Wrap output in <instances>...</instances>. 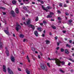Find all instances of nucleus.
<instances>
[{
  "mask_svg": "<svg viewBox=\"0 0 74 74\" xmlns=\"http://www.w3.org/2000/svg\"><path fill=\"white\" fill-rule=\"evenodd\" d=\"M55 60V63H56V65H58L59 66H60V63L62 64V65H64V61H60L59 59H58L57 58L55 59H54Z\"/></svg>",
  "mask_w": 74,
  "mask_h": 74,
  "instance_id": "obj_1",
  "label": "nucleus"
},
{
  "mask_svg": "<svg viewBox=\"0 0 74 74\" xmlns=\"http://www.w3.org/2000/svg\"><path fill=\"white\" fill-rule=\"evenodd\" d=\"M40 67L41 69L45 71H47L48 70V68H47V67L45 65V64H43L40 65Z\"/></svg>",
  "mask_w": 74,
  "mask_h": 74,
  "instance_id": "obj_2",
  "label": "nucleus"
},
{
  "mask_svg": "<svg viewBox=\"0 0 74 74\" xmlns=\"http://www.w3.org/2000/svg\"><path fill=\"white\" fill-rule=\"evenodd\" d=\"M16 30L17 32H18L19 30L21 29L22 27L20 26V25L18 23H16Z\"/></svg>",
  "mask_w": 74,
  "mask_h": 74,
  "instance_id": "obj_3",
  "label": "nucleus"
},
{
  "mask_svg": "<svg viewBox=\"0 0 74 74\" xmlns=\"http://www.w3.org/2000/svg\"><path fill=\"white\" fill-rule=\"evenodd\" d=\"M42 9H43L44 11H45L46 12H48V10H51L52 8L51 6H48L47 7L46 9L44 8V5H42Z\"/></svg>",
  "mask_w": 74,
  "mask_h": 74,
  "instance_id": "obj_4",
  "label": "nucleus"
},
{
  "mask_svg": "<svg viewBox=\"0 0 74 74\" xmlns=\"http://www.w3.org/2000/svg\"><path fill=\"white\" fill-rule=\"evenodd\" d=\"M6 30H4V32L6 34H7L8 36H10V33H9V32L8 31V27H7L6 28Z\"/></svg>",
  "mask_w": 74,
  "mask_h": 74,
  "instance_id": "obj_5",
  "label": "nucleus"
},
{
  "mask_svg": "<svg viewBox=\"0 0 74 74\" xmlns=\"http://www.w3.org/2000/svg\"><path fill=\"white\" fill-rule=\"evenodd\" d=\"M8 71L9 74H14V73L12 70H11L9 67L8 68Z\"/></svg>",
  "mask_w": 74,
  "mask_h": 74,
  "instance_id": "obj_6",
  "label": "nucleus"
},
{
  "mask_svg": "<svg viewBox=\"0 0 74 74\" xmlns=\"http://www.w3.org/2000/svg\"><path fill=\"white\" fill-rule=\"evenodd\" d=\"M10 14L13 17H14L15 16V13L14 11H13V10L11 11Z\"/></svg>",
  "mask_w": 74,
  "mask_h": 74,
  "instance_id": "obj_7",
  "label": "nucleus"
},
{
  "mask_svg": "<svg viewBox=\"0 0 74 74\" xmlns=\"http://www.w3.org/2000/svg\"><path fill=\"white\" fill-rule=\"evenodd\" d=\"M10 59L12 62H14V61L15 60V58H14V56H11L10 57Z\"/></svg>",
  "mask_w": 74,
  "mask_h": 74,
  "instance_id": "obj_8",
  "label": "nucleus"
},
{
  "mask_svg": "<svg viewBox=\"0 0 74 74\" xmlns=\"http://www.w3.org/2000/svg\"><path fill=\"white\" fill-rule=\"evenodd\" d=\"M28 26L29 27H30L31 26V28H32V30H34V29H35V26H34L33 25H32L31 24H29V25Z\"/></svg>",
  "mask_w": 74,
  "mask_h": 74,
  "instance_id": "obj_9",
  "label": "nucleus"
},
{
  "mask_svg": "<svg viewBox=\"0 0 74 74\" xmlns=\"http://www.w3.org/2000/svg\"><path fill=\"white\" fill-rule=\"evenodd\" d=\"M31 21V20L30 19H29L28 21H26V23L27 25H30V21Z\"/></svg>",
  "mask_w": 74,
  "mask_h": 74,
  "instance_id": "obj_10",
  "label": "nucleus"
},
{
  "mask_svg": "<svg viewBox=\"0 0 74 74\" xmlns=\"http://www.w3.org/2000/svg\"><path fill=\"white\" fill-rule=\"evenodd\" d=\"M5 68H6V66L5 65H3V71L5 73H6V71Z\"/></svg>",
  "mask_w": 74,
  "mask_h": 74,
  "instance_id": "obj_11",
  "label": "nucleus"
},
{
  "mask_svg": "<svg viewBox=\"0 0 74 74\" xmlns=\"http://www.w3.org/2000/svg\"><path fill=\"white\" fill-rule=\"evenodd\" d=\"M34 34L36 37H38V32H37V31H35L34 32Z\"/></svg>",
  "mask_w": 74,
  "mask_h": 74,
  "instance_id": "obj_12",
  "label": "nucleus"
},
{
  "mask_svg": "<svg viewBox=\"0 0 74 74\" xmlns=\"http://www.w3.org/2000/svg\"><path fill=\"white\" fill-rule=\"evenodd\" d=\"M65 52L66 54H69V51L67 49H65Z\"/></svg>",
  "mask_w": 74,
  "mask_h": 74,
  "instance_id": "obj_13",
  "label": "nucleus"
},
{
  "mask_svg": "<svg viewBox=\"0 0 74 74\" xmlns=\"http://www.w3.org/2000/svg\"><path fill=\"white\" fill-rule=\"evenodd\" d=\"M6 53L7 56H9V51L8 50H6Z\"/></svg>",
  "mask_w": 74,
  "mask_h": 74,
  "instance_id": "obj_14",
  "label": "nucleus"
},
{
  "mask_svg": "<svg viewBox=\"0 0 74 74\" xmlns=\"http://www.w3.org/2000/svg\"><path fill=\"white\" fill-rule=\"evenodd\" d=\"M26 71L27 74H30V72L28 70V69H26Z\"/></svg>",
  "mask_w": 74,
  "mask_h": 74,
  "instance_id": "obj_15",
  "label": "nucleus"
},
{
  "mask_svg": "<svg viewBox=\"0 0 74 74\" xmlns=\"http://www.w3.org/2000/svg\"><path fill=\"white\" fill-rule=\"evenodd\" d=\"M66 47H69V48H70L71 47V45H69V44H67L66 45Z\"/></svg>",
  "mask_w": 74,
  "mask_h": 74,
  "instance_id": "obj_16",
  "label": "nucleus"
},
{
  "mask_svg": "<svg viewBox=\"0 0 74 74\" xmlns=\"http://www.w3.org/2000/svg\"><path fill=\"white\" fill-rule=\"evenodd\" d=\"M12 3L13 4H15L16 3V1H15V0H13L12 1Z\"/></svg>",
  "mask_w": 74,
  "mask_h": 74,
  "instance_id": "obj_17",
  "label": "nucleus"
},
{
  "mask_svg": "<svg viewBox=\"0 0 74 74\" xmlns=\"http://www.w3.org/2000/svg\"><path fill=\"white\" fill-rule=\"evenodd\" d=\"M0 47L1 48H3V43L0 41Z\"/></svg>",
  "mask_w": 74,
  "mask_h": 74,
  "instance_id": "obj_18",
  "label": "nucleus"
},
{
  "mask_svg": "<svg viewBox=\"0 0 74 74\" xmlns=\"http://www.w3.org/2000/svg\"><path fill=\"white\" fill-rule=\"evenodd\" d=\"M37 30H38V31H39V32H42V30H41V27H38L37 28Z\"/></svg>",
  "mask_w": 74,
  "mask_h": 74,
  "instance_id": "obj_19",
  "label": "nucleus"
},
{
  "mask_svg": "<svg viewBox=\"0 0 74 74\" xmlns=\"http://www.w3.org/2000/svg\"><path fill=\"white\" fill-rule=\"evenodd\" d=\"M27 60H28V62L30 63V61L29 60V56H28V55L27 56Z\"/></svg>",
  "mask_w": 74,
  "mask_h": 74,
  "instance_id": "obj_20",
  "label": "nucleus"
},
{
  "mask_svg": "<svg viewBox=\"0 0 74 74\" xmlns=\"http://www.w3.org/2000/svg\"><path fill=\"white\" fill-rule=\"evenodd\" d=\"M52 15H51V14H49L48 15L47 17V18H52Z\"/></svg>",
  "mask_w": 74,
  "mask_h": 74,
  "instance_id": "obj_21",
  "label": "nucleus"
},
{
  "mask_svg": "<svg viewBox=\"0 0 74 74\" xmlns=\"http://www.w3.org/2000/svg\"><path fill=\"white\" fill-rule=\"evenodd\" d=\"M19 37L20 38H23V37H24V35H23L22 34H20Z\"/></svg>",
  "mask_w": 74,
  "mask_h": 74,
  "instance_id": "obj_22",
  "label": "nucleus"
},
{
  "mask_svg": "<svg viewBox=\"0 0 74 74\" xmlns=\"http://www.w3.org/2000/svg\"><path fill=\"white\" fill-rule=\"evenodd\" d=\"M45 42H46V44H48L50 42L48 40H46Z\"/></svg>",
  "mask_w": 74,
  "mask_h": 74,
  "instance_id": "obj_23",
  "label": "nucleus"
},
{
  "mask_svg": "<svg viewBox=\"0 0 74 74\" xmlns=\"http://www.w3.org/2000/svg\"><path fill=\"white\" fill-rule=\"evenodd\" d=\"M0 9H1L2 10H5V8L3 7H1L0 6Z\"/></svg>",
  "mask_w": 74,
  "mask_h": 74,
  "instance_id": "obj_24",
  "label": "nucleus"
},
{
  "mask_svg": "<svg viewBox=\"0 0 74 74\" xmlns=\"http://www.w3.org/2000/svg\"><path fill=\"white\" fill-rule=\"evenodd\" d=\"M69 60L71 61V62H73L74 63V60H73L71 58H69Z\"/></svg>",
  "mask_w": 74,
  "mask_h": 74,
  "instance_id": "obj_25",
  "label": "nucleus"
},
{
  "mask_svg": "<svg viewBox=\"0 0 74 74\" xmlns=\"http://www.w3.org/2000/svg\"><path fill=\"white\" fill-rule=\"evenodd\" d=\"M35 21H38V16L36 17V19H35Z\"/></svg>",
  "mask_w": 74,
  "mask_h": 74,
  "instance_id": "obj_26",
  "label": "nucleus"
},
{
  "mask_svg": "<svg viewBox=\"0 0 74 74\" xmlns=\"http://www.w3.org/2000/svg\"><path fill=\"white\" fill-rule=\"evenodd\" d=\"M62 5H63V4H62V3H60V5H59L60 7H62Z\"/></svg>",
  "mask_w": 74,
  "mask_h": 74,
  "instance_id": "obj_27",
  "label": "nucleus"
},
{
  "mask_svg": "<svg viewBox=\"0 0 74 74\" xmlns=\"http://www.w3.org/2000/svg\"><path fill=\"white\" fill-rule=\"evenodd\" d=\"M64 49H63V48L61 49V52H64Z\"/></svg>",
  "mask_w": 74,
  "mask_h": 74,
  "instance_id": "obj_28",
  "label": "nucleus"
},
{
  "mask_svg": "<svg viewBox=\"0 0 74 74\" xmlns=\"http://www.w3.org/2000/svg\"><path fill=\"white\" fill-rule=\"evenodd\" d=\"M47 65L49 67H51V66H50V64H49V63H47Z\"/></svg>",
  "mask_w": 74,
  "mask_h": 74,
  "instance_id": "obj_29",
  "label": "nucleus"
},
{
  "mask_svg": "<svg viewBox=\"0 0 74 74\" xmlns=\"http://www.w3.org/2000/svg\"><path fill=\"white\" fill-rule=\"evenodd\" d=\"M57 12L59 14H61V12H60L59 10H57Z\"/></svg>",
  "mask_w": 74,
  "mask_h": 74,
  "instance_id": "obj_30",
  "label": "nucleus"
},
{
  "mask_svg": "<svg viewBox=\"0 0 74 74\" xmlns=\"http://www.w3.org/2000/svg\"><path fill=\"white\" fill-rule=\"evenodd\" d=\"M43 23L44 24H47V22L45 21H43Z\"/></svg>",
  "mask_w": 74,
  "mask_h": 74,
  "instance_id": "obj_31",
  "label": "nucleus"
},
{
  "mask_svg": "<svg viewBox=\"0 0 74 74\" xmlns=\"http://www.w3.org/2000/svg\"><path fill=\"white\" fill-rule=\"evenodd\" d=\"M52 27L53 29H56V27H55V26H52Z\"/></svg>",
  "mask_w": 74,
  "mask_h": 74,
  "instance_id": "obj_32",
  "label": "nucleus"
},
{
  "mask_svg": "<svg viewBox=\"0 0 74 74\" xmlns=\"http://www.w3.org/2000/svg\"><path fill=\"white\" fill-rule=\"evenodd\" d=\"M23 9H24V10H27V8L25 7H23Z\"/></svg>",
  "mask_w": 74,
  "mask_h": 74,
  "instance_id": "obj_33",
  "label": "nucleus"
},
{
  "mask_svg": "<svg viewBox=\"0 0 74 74\" xmlns=\"http://www.w3.org/2000/svg\"><path fill=\"white\" fill-rule=\"evenodd\" d=\"M50 15H54V13H53V12H50Z\"/></svg>",
  "mask_w": 74,
  "mask_h": 74,
  "instance_id": "obj_34",
  "label": "nucleus"
},
{
  "mask_svg": "<svg viewBox=\"0 0 74 74\" xmlns=\"http://www.w3.org/2000/svg\"><path fill=\"white\" fill-rule=\"evenodd\" d=\"M69 22H70V23H71V22H73V20L71 19L69 21Z\"/></svg>",
  "mask_w": 74,
  "mask_h": 74,
  "instance_id": "obj_35",
  "label": "nucleus"
},
{
  "mask_svg": "<svg viewBox=\"0 0 74 74\" xmlns=\"http://www.w3.org/2000/svg\"><path fill=\"white\" fill-rule=\"evenodd\" d=\"M32 51H35V49H34V48L32 47Z\"/></svg>",
  "mask_w": 74,
  "mask_h": 74,
  "instance_id": "obj_36",
  "label": "nucleus"
},
{
  "mask_svg": "<svg viewBox=\"0 0 74 74\" xmlns=\"http://www.w3.org/2000/svg\"><path fill=\"white\" fill-rule=\"evenodd\" d=\"M65 14L66 15L68 16V15H69V14L67 12L65 13Z\"/></svg>",
  "mask_w": 74,
  "mask_h": 74,
  "instance_id": "obj_37",
  "label": "nucleus"
},
{
  "mask_svg": "<svg viewBox=\"0 0 74 74\" xmlns=\"http://www.w3.org/2000/svg\"><path fill=\"white\" fill-rule=\"evenodd\" d=\"M58 19L59 21H61V18H60V17H58Z\"/></svg>",
  "mask_w": 74,
  "mask_h": 74,
  "instance_id": "obj_38",
  "label": "nucleus"
},
{
  "mask_svg": "<svg viewBox=\"0 0 74 74\" xmlns=\"http://www.w3.org/2000/svg\"><path fill=\"white\" fill-rule=\"evenodd\" d=\"M2 13L3 14V15H6V12H3Z\"/></svg>",
  "mask_w": 74,
  "mask_h": 74,
  "instance_id": "obj_39",
  "label": "nucleus"
},
{
  "mask_svg": "<svg viewBox=\"0 0 74 74\" xmlns=\"http://www.w3.org/2000/svg\"><path fill=\"white\" fill-rule=\"evenodd\" d=\"M62 32L63 33H66V31H64V30H63L62 31Z\"/></svg>",
  "mask_w": 74,
  "mask_h": 74,
  "instance_id": "obj_40",
  "label": "nucleus"
},
{
  "mask_svg": "<svg viewBox=\"0 0 74 74\" xmlns=\"http://www.w3.org/2000/svg\"><path fill=\"white\" fill-rule=\"evenodd\" d=\"M18 71H22L21 69L20 68H18Z\"/></svg>",
  "mask_w": 74,
  "mask_h": 74,
  "instance_id": "obj_41",
  "label": "nucleus"
},
{
  "mask_svg": "<svg viewBox=\"0 0 74 74\" xmlns=\"http://www.w3.org/2000/svg\"><path fill=\"white\" fill-rule=\"evenodd\" d=\"M69 42H70V43H71V42H72V40H69Z\"/></svg>",
  "mask_w": 74,
  "mask_h": 74,
  "instance_id": "obj_42",
  "label": "nucleus"
},
{
  "mask_svg": "<svg viewBox=\"0 0 74 74\" xmlns=\"http://www.w3.org/2000/svg\"><path fill=\"white\" fill-rule=\"evenodd\" d=\"M40 3L41 4H44V1H40Z\"/></svg>",
  "mask_w": 74,
  "mask_h": 74,
  "instance_id": "obj_43",
  "label": "nucleus"
},
{
  "mask_svg": "<svg viewBox=\"0 0 74 74\" xmlns=\"http://www.w3.org/2000/svg\"><path fill=\"white\" fill-rule=\"evenodd\" d=\"M16 12L17 14H18L19 13V11H16Z\"/></svg>",
  "mask_w": 74,
  "mask_h": 74,
  "instance_id": "obj_44",
  "label": "nucleus"
},
{
  "mask_svg": "<svg viewBox=\"0 0 74 74\" xmlns=\"http://www.w3.org/2000/svg\"><path fill=\"white\" fill-rule=\"evenodd\" d=\"M15 11H19L18 10V9L17 8H16V9H15Z\"/></svg>",
  "mask_w": 74,
  "mask_h": 74,
  "instance_id": "obj_45",
  "label": "nucleus"
},
{
  "mask_svg": "<svg viewBox=\"0 0 74 74\" xmlns=\"http://www.w3.org/2000/svg\"><path fill=\"white\" fill-rule=\"evenodd\" d=\"M71 64V63L70 62H69L68 64V66H70V64Z\"/></svg>",
  "mask_w": 74,
  "mask_h": 74,
  "instance_id": "obj_46",
  "label": "nucleus"
},
{
  "mask_svg": "<svg viewBox=\"0 0 74 74\" xmlns=\"http://www.w3.org/2000/svg\"><path fill=\"white\" fill-rule=\"evenodd\" d=\"M66 3H69V1L68 0H66Z\"/></svg>",
  "mask_w": 74,
  "mask_h": 74,
  "instance_id": "obj_47",
  "label": "nucleus"
},
{
  "mask_svg": "<svg viewBox=\"0 0 74 74\" xmlns=\"http://www.w3.org/2000/svg\"><path fill=\"white\" fill-rule=\"evenodd\" d=\"M57 44L58 46H59V44H60V43L58 42Z\"/></svg>",
  "mask_w": 74,
  "mask_h": 74,
  "instance_id": "obj_48",
  "label": "nucleus"
},
{
  "mask_svg": "<svg viewBox=\"0 0 74 74\" xmlns=\"http://www.w3.org/2000/svg\"><path fill=\"white\" fill-rule=\"evenodd\" d=\"M26 39H24L23 40V41L25 42V41H26Z\"/></svg>",
  "mask_w": 74,
  "mask_h": 74,
  "instance_id": "obj_49",
  "label": "nucleus"
},
{
  "mask_svg": "<svg viewBox=\"0 0 74 74\" xmlns=\"http://www.w3.org/2000/svg\"><path fill=\"white\" fill-rule=\"evenodd\" d=\"M71 72H72V73H73V72L74 71V70H73V69H71Z\"/></svg>",
  "mask_w": 74,
  "mask_h": 74,
  "instance_id": "obj_50",
  "label": "nucleus"
},
{
  "mask_svg": "<svg viewBox=\"0 0 74 74\" xmlns=\"http://www.w3.org/2000/svg\"><path fill=\"white\" fill-rule=\"evenodd\" d=\"M48 59H49V60H52V59H51L49 58H48Z\"/></svg>",
  "mask_w": 74,
  "mask_h": 74,
  "instance_id": "obj_51",
  "label": "nucleus"
},
{
  "mask_svg": "<svg viewBox=\"0 0 74 74\" xmlns=\"http://www.w3.org/2000/svg\"><path fill=\"white\" fill-rule=\"evenodd\" d=\"M59 49V47H58L56 48V49H57V50H58Z\"/></svg>",
  "mask_w": 74,
  "mask_h": 74,
  "instance_id": "obj_52",
  "label": "nucleus"
},
{
  "mask_svg": "<svg viewBox=\"0 0 74 74\" xmlns=\"http://www.w3.org/2000/svg\"><path fill=\"white\" fill-rule=\"evenodd\" d=\"M42 37H45V34H42Z\"/></svg>",
  "mask_w": 74,
  "mask_h": 74,
  "instance_id": "obj_53",
  "label": "nucleus"
},
{
  "mask_svg": "<svg viewBox=\"0 0 74 74\" xmlns=\"http://www.w3.org/2000/svg\"><path fill=\"white\" fill-rule=\"evenodd\" d=\"M32 4H35V3L34 2H32Z\"/></svg>",
  "mask_w": 74,
  "mask_h": 74,
  "instance_id": "obj_54",
  "label": "nucleus"
},
{
  "mask_svg": "<svg viewBox=\"0 0 74 74\" xmlns=\"http://www.w3.org/2000/svg\"><path fill=\"white\" fill-rule=\"evenodd\" d=\"M22 19H23V20H25V17L23 18H22Z\"/></svg>",
  "mask_w": 74,
  "mask_h": 74,
  "instance_id": "obj_55",
  "label": "nucleus"
},
{
  "mask_svg": "<svg viewBox=\"0 0 74 74\" xmlns=\"http://www.w3.org/2000/svg\"><path fill=\"white\" fill-rule=\"evenodd\" d=\"M18 1L19 2H21L22 0H18Z\"/></svg>",
  "mask_w": 74,
  "mask_h": 74,
  "instance_id": "obj_56",
  "label": "nucleus"
},
{
  "mask_svg": "<svg viewBox=\"0 0 74 74\" xmlns=\"http://www.w3.org/2000/svg\"><path fill=\"white\" fill-rule=\"evenodd\" d=\"M64 40H65V41H67V39L66 38H64Z\"/></svg>",
  "mask_w": 74,
  "mask_h": 74,
  "instance_id": "obj_57",
  "label": "nucleus"
},
{
  "mask_svg": "<svg viewBox=\"0 0 74 74\" xmlns=\"http://www.w3.org/2000/svg\"><path fill=\"white\" fill-rule=\"evenodd\" d=\"M13 36L14 37H15V34H13Z\"/></svg>",
  "mask_w": 74,
  "mask_h": 74,
  "instance_id": "obj_58",
  "label": "nucleus"
},
{
  "mask_svg": "<svg viewBox=\"0 0 74 74\" xmlns=\"http://www.w3.org/2000/svg\"><path fill=\"white\" fill-rule=\"evenodd\" d=\"M51 21H54V20L53 19H51Z\"/></svg>",
  "mask_w": 74,
  "mask_h": 74,
  "instance_id": "obj_59",
  "label": "nucleus"
},
{
  "mask_svg": "<svg viewBox=\"0 0 74 74\" xmlns=\"http://www.w3.org/2000/svg\"><path fill=\"white\" fill-rule=\"evenodd\" d=\"M55 38L56 40H57V39H58V37L57 36L56 37H55Z\"/></svg>",
  "mask_w": 74,
  "mask_h": 74,
  "instance_id": "obj_60",
  "label": "nucleus"
},
{
  "mask_svg": "<svg viewBox=\"0 0 74 74\" xmlns=\"http://www.w3.org/2000/svg\"><path fill=\"white\" fill-rule=\"evenodd\" d=\"M49 35L50 36H51L52 35V33H51V32H50L49 33Z\"/></svg>",
  "mask_w": 74,
  "mask_h": 74,
  "instance_id": "obj_61",
  "label": "nucleus"
},
{
  "mask_svg": "<svg viewBox=\"0 0 74 74\" xmlns=\"http://www.w3.org/2000/svg\"><path fill=\"white\" fill-rule=\"evenodd\" d=\"M21 54H22V55H24V54H25V53L23 52Z\"/></svg>",
  "mask_w": 74,
  "mask_h": 74,
  "instance_id": "obj_62",
  "label": "nucleus"
},
{
  "mask_svg": "<svg viewBox=\"0 0 74 74\" xmlns=\"http://www.w3.org/2000/svg\"><path fill=\"white\" fill-rule=\"evenodd\" d=\"M38 58H39V59H40V56L38 55Z\"/></svg>",
  "mask_w": 74,
  "mask_h": 74,
  "instance_id": "obj_63",
  "label": "nucleus"
},
{
  "mask_svg": "<svg viewBox=\"0 0 74 74\" xmlns=\"http://www.w3.org/2000/svg\"><path fill=\"white\" fill-rule=\"evenodd\" d=\"M45 30H44V31H43V33H45Z\"/></svg>",
  "mask_w": 74,
  "mask_h": 74,
  "instance_id": "obj_64",
  "label": "nucleus"
}]
</instances>
